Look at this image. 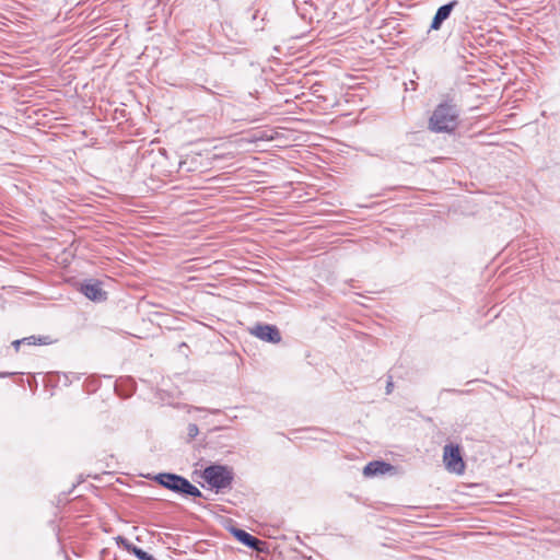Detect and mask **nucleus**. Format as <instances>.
I'll use <instances>...</instances> for the list:
<instances>
[{"label":"nucleus","mask_w":560,"mask_h":560,"mask_svg":"<svg viewBox=\"0 0 560 560\" xmlns=\"http://www.w3.org/2000/svg\"><path fill=\"white\" fill-rule=\"evenodd\" d=\"M459 107L452 98L441 102L432 112L428 129L435 133H452L459 124Z\"/></svg>","instance_id":"nucleus-1"},{"label":"nucleus","mask_w":560,"mask_h":560,"mask_svg":"<svg viewBox=\"0 0 560 560\" xmlns=\"http://www.w3.org/2000/svg\"><path fill=\"white\" fill-rule=\"evenodd\" d=\"M154 480L162 487L180 495L201 498V491L183 476L162 472L154 477Z\"/></svg>","instance_id":"nucleus-2"},{"label":"nucleus","mask_w":560,"mask_h":560,"mask_svg":"<svg viewBox=\"0 0 560 560\" xmlns=\"http://www.w3.org/2000/svg\"><path fill=\"white\" fill-rule=\"evenodd\" d=\"M205 481L217 492L231 488L234 475L233 470L223 465H210L202 471Z\"/></svg>","instance_id":"nucleus-3"},{"label":"nucleus","mask_w":560,"mask_h":560,"mask_svg":"<svg viewBox=\"0 0 560 560\" xmlns=\"http://www.w3.org/2000/svg\"><path fill=\"white\" fill-rule=\"evenodd\" d=\"M443 462L450 472L462 475L465 471V463L458 445L446 444L443 450Z\"/></svg>","instance_id":"nucleus-4"},{"label":"nucleus","mask_w":560,"mask_h":560,"mask_svg":"<svg viewBox=\"0 0 560 560\" xmlns=\"http://www.w3.org/2000/svg\"><path fill=\"white\" fill-rule=\"evenodd\" d=\"M80 291L91 301L103 302L107 299V292L102 289L100 281H86L81 284Z\"/></svg>","instance_id":"nucleus-5"},{"label":"nucleus","mask_w":560,"mask_h":560,"mask_svg":"<svg viewBox=\"0 0 560 560\" xmlns=\"http://www.w3.org/2000/svg\"><path fill=\"white\" fill-rule=\"evenodd\" d=\"M253 335L257 338L268 341L271 343H278L281 341V335L279 329L273 325L258 324L252 330Z\"/></svg>","instance_id":"nucleus-6"},{"label":"nucleus","mask_w":560,"mask_h":560,"mask_svg":"<svg viewBox=\"0 0 560 560\" xmlns=\"http://www.w3.org/2000/svg\"><path fill=\"white\" fill-rule=\"evenodd\" d=\"M457 0H453L438 9L430 25V30L438 31L441 28L442 23L447 20L453 11V9L457 5Z\"/></svg>","instance_id":"nucleus-7"},{"label":"nucleus","mask_w":560,"mask_h":560,"mask_svg":"<svg viewBox=\"0 0 560 560\" xmlns=\"http://www.w3.org/2000/svg\"><path fill=\"white\" fill-rule=\"evenodd\" d=\"M231 533L240 542L246 547L253 550H260L261 540L245 532L244 529L232 527Z\"/></svg>","instance_id":"nucleus-8"},{"label":"nucleus","mask_w":560,"mask_h":560,"mask_svg":"<svg viewBox=\"0 0 560 560\" xmlns=\"http://www.w3.org/2000/svg\"><path fill=\"white\" fill-rule=\"evenodd\" d=\"M392 469V466L385 462L382 460H374L370 462L365 465L363 468V474L365 476H375L378 474H385L386 471H389Z\"/></svg>","instance_id":"nucleus-9"},{"label":"nucleus","mask_w":560,"mask_h":560,"mask_svg":"<svg viewBox=\"0 0 560 560\" xmlns=\"http://www.w3.org/2000/svg\"><path fill=\"white\" fill-rule=\"evenodd\" d=\"M23 343L28 346H35V345H48L50 343L49 337L43 336V337H35L30 336L22 339Z\"/></svg>","instance_id":"nucleus-10"},{"label":"nucleus","mask_w":560,"mask_h":560,"mask_svg":"<svg viewBox=\"0 0 560 560\" xmlns=\"http://www.w3.org/2000/svg\"><path fill=\"white\" fill-rule=\"evenodd\" d=\"M117 545L122 546L128 552L132 553V549H139V547L132 545L128 539L122 536H117L115 538Z\"/></svg>","instance_id":"nucleus-11"},{"label":"nucleus","mask_w":560,"mask_h":560,"mask_svg":"<svg viewBox=\"0 0 560 560\" xmlns=\"http://www.w3.org/2000/svg\"><path fill=\"white\" fill-rule=\"evenodd\" d=\"M189 439H195L199 434V428L195 423H190L187 428Z\"/></svg>","instance_id":"nucleus-12"},{"label":"nucleus","mask_w":560,"mask_h":560,"mask_svg":"<svg viewBox=\"0 0 560 560\" xmlns=\"http://www.w3.org/2000/svg\"><path fill=\"white\" fill-rule=\"evenodd\" d=\"M393 388H394L393 377L389 376L387 380V384H386V394H390L393 392Z\"/></svg>","instance_id":"nucleus-13"},{"label":"nucleus","mask_w":560,"mask_h":560,"mask_svg":"<svg viewBox=\"0 0 560 560\" xmlns=\"http://www.w3.org/2000/svg\"><path fill=\"white\" fill-rule=\"evenodd\" d=\"M21 345H23L22 339L14 340V341L12 342V346L14 347V349H15L16 351H19V348H20V346H21Z\"/></svg>","instance_id":"nucleus-14"}]
</instances>
